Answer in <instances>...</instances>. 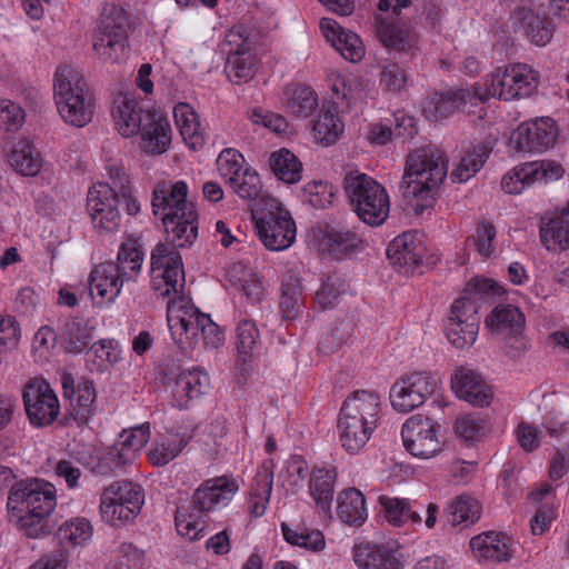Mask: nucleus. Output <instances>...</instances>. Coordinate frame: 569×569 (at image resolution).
<instances>
[{
  "label": "nucleus",
  "mask_w": 569,
  "mask_h": 569,
  "mask_svg": "<svg viewBox=\"0 0 569 569\" xmlns=\"http://www.w3.org/2000/svg\"><path fill=\"white\" fill-rule=\"evenodd\" d=\"M538 87L537 72L526 64H515L498 70L491 76V81L483 86L477 84L472 91L465 88H448L431 94L436 107H460L467 103H485L490 97L508 102L515 99L530 97Z\"/></svg>",
  "instance_id": "nucleus-1"
},
{
  "label": "nucleus",
  "mask_w": 569,
  "mask_h": 569,
  "mask_svg": "<svg viewBox=\"0 0 569 569\" xmlns=\"http://www.w3.org/2000/svg\"><path fill=\"white\" fill-rule=\"evenodd\" d=\"M56 487L38 478L16 481L8 496V516L29 538L50 535L53 523L50 515L57 506Z\"/></svg>",
  "instance_id": "nucleus-2"
},
{
  "label": "nucleus",
  "mask_w": 569,
  "mask_h": 569,
  "mask_svg": "<svg viewBox=\"0 0 569 569\" xmlns=\"http://www.w3.org/2000/svg\"><path fill=\"white\" fill-rule=\"evenodd\" d=\"M448 172V160L435 146L410 152L399 184L403 198L415 200L416 213L430 208Z\"/></svg>",
  "instance_id": "nucleus-3"
},
{
  "label": "nucleus",
  "mask_w": 569,
  "mask_h": 569,
  "mask_svg": "<svg viewBox=\"0 0 569 569\" xmlns=\"http://www.w3.org/2000/svg\"><path fill=\"white\" fill-rule=\"evenodd\" d=\"M239 490L234 478L228 476L204 480L193 492L188 507L177 508L174 525L179 535L197 540L202 537L206 521L202 517L221 507H226Z\"/></svg>",
  "instance_id": "nucleus-4"
},
{
  "label": "nucleus",
  "mask_w": 569,
  "mask_h": 569,
  "mask_svg": "<svg viewBox=\"0 0 569 569\" xmlns=\"http://www.w3.org/2000/svg\"><path fill=\"white\" fill-rule=\"evenodd\" d=\"M380 397L375 391L357 390L346 398L337 428L342 448L353 455L368 442L377 428Z\"/></svg>",
  "instance_id": "nucleus-5"
},
{
  "label": "nucleus",
  "mask_w": 569,
  "mask_h": 569,
  "mask_svg": "<svg viewBox=\"0 0 569 569\" xmlns=\"http://www.w3.org/2000/svg\"><path fill=\"white\" fill-rule=\"evenodd\" d=\"M144 258V250L139 240L128 236L120 244L117 261H106L96 266L89 274V293L94 292L107 303H111L120 295L124 281L132 280L130 272L138 274Z\"/></svg>",
  "instance_id": "nucleus-6"
},
{
  "label": "nucleus",
  "mask_w": 569,
  "mask_h": 569,
  "mask_svg": "<svg viewBox=\"0 0 569 569\" xmlns=\"http://www.w3.org/2000/svg\"><path fill=\"white\" fill-rule=\"evenodd\" d=\"M343 189L359 220L370 227H379L386 222L390 212V199L381 183L356 170L345 176Z\"/></svg>",
  "instance_id": "nucleus-7"
},
{
  "label": "nucleus",
  "mask_w": 569,
  "mask_h": 569,
  "mask_svg": "<svg viewBox=\"0 0 569 569\" xmlns=\"http://www.w3.org/2000/svg\"><path fill=\"white\" fill-rule=\"evenodd\" d=\"M260 31L250 21L234 24L226 34L224 43L229 47L224 72L236 84L250 81L257 70L256 46L260 41Z\"/></svg>",
  "instance_id": "nucleus-8"
},
{
  "label": "nucleus",
  "mask_w": 569,
  "mask_h": 569,
  "mask_svg": "<svg viewBox=\"0 0 569 569\" xmlns=\"http://www.w3.org/2000/svg\"><path fill=\"white\" fill-rule=\"evenodd\" d=\"M438 381L429 371H413L401 376L390 388L391 406L399 412H410L432 398L431 406L442 410L448 405L437 395Z\"/></svg>",
  "instance_id": "nucleus-9"
},
{
  "label": "nucleus",
  "mask_w": 569,
  "mask_h": 569,
  "mask_svg": "<svg viewBox=\"0 0 569 569\" xmlns=\"http://www.w3.org/2000/svg\"><path fill=\"white\" fill-rule=\"evenodd\" d=\"M174 343L180 350L193 348L202 339L204 348L217 349L224 341V332L209 315L198 308H190L183 316L168 319Z\"/></svg>",
  "instance_id": "nucleus-10"
},
{
  "label": "nucleus",
  "mask_w": 569,
  "mask_h": 569,
  "mask_svg": "<svg viewBox=\"0 0 569 569\" xmlns=\"http://www.w3.org/2000/svg\"><path fill=\"white\" fill-rule=\"evenodd\" d=\"M310 232L318 252L336 261L352 259L365 252L368 246L357 232L339 222H319Z\"/></svg>",
  "instance_id": "nucleus-11"
},
{
  "label": "nucleus",
  "mask_w": 569,
  "mask_h": 569,
  "mask_svg": "<svg viewBox=\"0 0 569 569\" xmlns=\"http://www.w3.org/2000/svg\"><path fill=\"white\" fill-rule=\"evenodd\" d=\"M127 12L114 3H106L100 21V36L93 42V50L104 60L117 62L128 51Z\"/></svg>",
  "instance_id": "nucleus-12"
},
{
  "label": "nucleus",
  "mask_w": 569,
  "mask_h": 569,
  "mask_svg": "<svg viewBox=\"0 0 569 569\" xmlns=\"http://www.w3.org/2000/svg\"><path fill=\"white\" fill-rule=\"evenodd\" d=\"M151 287L160 296L182 292L186 283L181 253L169 243L159 242L150 257Z\"/></svg>",
  "instance_id": "nucleus-13"
},
{
  "label": "nucleus",
  "mask_w": 569,
  "mask_h": 569,
  "mask_svg": "<svg viewBox=\"0 0 569 569\" xmlns=\"http://www.w3.org/2000/svg\"><path fill=\"white\" fill-rule=\"evenodd\" d=\"M435 419L437 412L429 411L428 416L413 415L402 425L403 446L413 457L427 459L442 451L438 437L440 425Z\"/></svg>",
  "instance_id": "nucleus-14"
},
{
  "label": "nucleus",
  "mask_w": 569,
  "mask_h": 569,
  "mask_svg": "<svg viewBox=\"0 0 569 569\" xmlns=\"http://www.w3.org/2000/svg\"><path fill=\"white\" fill-rule=\"evenodd\" d=\"M256 233L263 246L271 251L289 248L296 240V223L287 210L277 203L276 210L252 212Z\"/></svg>",
  "instance_id": "nucleus-15"
},
{
  "label": "nucleus",
  "mask_w": 569,
  "mask_h": 569,
  "mask_svg": "<svg viewBox=\"0 0 569 569\" xmlns=\"http://www.w3.org/2000/svg\"><path fill=\"white\" fill-rule=\"evenodd\" d=\"M479 325L477 302L461 297L451 305L450 316L443 323V332L453 347L468 349L478 337Z\"/></svg>",
  "instance_id": "nucleus-16"
},
{
  "label": "nucleus",
  "mask_w": 569,
  "mask_h": 569,
  "mask_svg": "<svg viewBox=\"0 0 569 569\" xmlns=\"http://www.w3.org/2000/svg\"><path fill=\"white\" fill-rule=\"evenodd\" d=\"M91 536L92 527L89 520L76 518L66 521L58 528L53 538L60 545V548L42 556L30 569H67L69 558L67 546L81 545L89 540Z\"/></svg>",
  "instance_id": "nucleus-17"
},
{
  "label": "nucleus",
  "mask_w": 569,
  "mask_h": 569,
  "mask_svg": "<svg viewBox=\"0 0 569 569\" xmlns=\"http://www.w3.org/2000/svg\"><path fill=\"white\" fill-rule=\"evenodd\" d=\"M24 410L30 423L37 428L52 425L60 405L56 392L47 381L30 380L22 393Z\"/></svg>",
  "instance_id": "nucleus-18"
},
{
  "label": "nucleus",
  "mask_w": 569,
  "mask_h": 569,
  "mask_svg": "<svg viewBox=\"0 0 569 569\" xmlns=\"http://www.w3.org/2000/svg\"><path fill=\"white\" fill-rule=\"evenodd\" d=\"M120 196L108 182H99L89 189L87 210L94 227L108 232L119 230L121 226Z\"/></svg>",
  "instance_id": "nucleus-19"
},
{
  "label": "nucleus",
  "mask_w": 569,
  "mask_h": 569,
  "mask_svg": "<svg viewBox=\"0 0 569 569\" xmlns=\"http://www.w3.org/2000/svg\"><path fill=\"white\" fill-rule=\"evenodd\" d=\"M563 173V167L555 160L525 162L502 177L501 188L507 193L518 194L537 181L559 180Z\"/></svg>",
  "instance_id": "nucleus-20"
},
{
  "label": "nucleus",
  "mask_w": 569,
  "mask_h": 569,
  "mask_svg": "<svg viewBox=\"0 0 569 569\" xmlns=\"http://www.w3.org/2000/svg\"><path fill=\"white\" fill-rule=\"evenodd\" d=\"M557 136L556 121L550 117H541L519 124L512 131L509 144L518 152H542L553 146Z\"/></svg>",
  "instance_id": "nucleus-21"
},
{
  "label": "nucleus",
  "mask_w": 569,
  "mask_h": 569,
  "mask_svg": "<svg viewBox=\"0 0 569 569\" xmlns=\"http://www.w3.org/2000/svg\"><path fill=\"white\" fill-rule=\"evenodd\" d=\"M54 99L57 107H92L96 103L87 81L71 66H61L57 69Z\"/></svg>",
  "instance_id": "nucleus-22"
},
{
  "label": "nucleus",
  "mask_w": 569,
  "mask_h": 569,
  "mask_svg": "<svg viewBox=\"0 0 569 569\" xmlns=\"http://www.w3.org/2000/svg\"><path fill=\"white\" fill-rule=\"evenodd\" d=\"M386 253L399 272L410 274L427 256L423 234L416 230L405 231L389 242Z\"/></svg>",
  "instance_id": "nucleus-23"
},
{
  "label": "nucleus",
  "mask_w": 569,
  "mask_h": 569,
  "mask_svg": "<svg viewBox=\"0 0 569 569\" xmlns=\"http://www.w3.org/2000/svg\"><path fill=\"white\" fill-rule=\"evenodd\" d=\"M512 27L521 32L531 43L543 47L553 37L557 23L547 14L545 9L516 7L510 14Z\"/></svg>",
  "instance_id": "nucleus-24"
},
{
  "label": "nucleus",
  "mask_w": 569,
  "mask_h": 569,
  "mask_svg": "<svg viewBox=\"0 0 569 569\" xmlns=\"http://www.w3.org/2000/svg\"><path fill=\"white\" fill-rule=\"evenodd\" d=\"M168 377L172 385V398L177 407L187 409L189 403L207 392L210 387L208 373L200 368L184 369L177 375L171 372Z\"/></svg>",
  "instance_id": "nucleus-25"
},
{
  "label": "nucleus",
  "mask_w": 569,
  "mask_h": 569,
  "mask_svg": "<svg viewBox=\"0 0 569 569\" xmlns=\"http://www.w3.org/2000/svg\"><path fill=\"white\" fill-rule=\"evenodd\" d=\"M451 389L458 398L477 407L488 406L492 400V390L475 370L459 367L451 376Z\"/></svg>",
  "instance_id": "nucleus-26"
},
{
  "label": "nucleus",
  "mask_w": 569,
  "mask_h": 569,
  "mask_svg": "<svg viewBox=\"0 0 569 569\" xmlns=\"http://www.w3.org/2000/svg\"><path fill=\"white\" fill-rule=\"evenodd\" d=\"M188 186L184 181L177 182H161L154 186L152 190L151 207L154 216L160 212L164 213H181L194 209L192 202H188Z\"/></svg>",
  "instance_id": "nucleus-27"
},
{
  "label": "nucleus",
  "mask_w": 569,
  "mask_h": 569,
  "mask_svg": "<svg viewBox=\"0 0 569 569\" xmlns=\"http://www.w3.org/2000/svg\"><path fill=\"white\" fill-rule=\"evenodd\" d=\"M138 134L143 152L153 156L162 154L170 148L172 129L169 120L157 109H152V113Z\"/></svg>",
  "instance_id": "nucleus-28"
},
{
  "label": "nucleus",
  "mask_w": 569,
  "mask_h": 569,
  "mask_svg": "<svg viewBox=\"0 0 569 569\" xmlns=\"http://www.w3.org/2000/svg\"><path fill=\"white\" fill-rule=\"evenodd\" d=\"M320 28L326 39L346 60L358 62L365 56V48L360 38L349 30L341 28L330 18L320 20Z\"/></svg>",
  "instance_id": "nucleus-29"
},
{
  "label": "nucleus",
  "mask_w": 569,
  "mask_h": 569,
  "mask_svg": "<svg viewBox=\"0 0 569 569\" xmlns=\"http://www.w3.org/2000/svg\"><path fill=\"white\" fill-rule=\"evenodd\" d=\"M161 221L168 234H172L171 244L177 248L191 246L198 237V213L194 209L181 213H164Z\"/></svg>",
  "instance_id": "nucleus-30"
},
{
  "label": "nucleus",
  "mask_w": 569,
  "mask_h": 569,
  "mask_svg": "<svg viewBox=\"0 0 569 569\" xmlns=\"http://www.w3.org/2000/svg\"><path fill=\"white\" fill-rule=\"evenodd\" d=\"M353 558L359 569H403L397 552L385 546L370 543L356 546Z\"/></svg>",
  "instance_id": "nucleus-31"
},
{
  "label": "nucleus",
  "mask_w": 569,
  "mask_h": 569,
  "mask_svg": "<svg viewBox=\"0 0 569 569\" xmlns=\"http://www.w3.org/2000/svg\"><path fill=\"white\" fill-rule=\"evenodd\" d=\"M338 471L335 467L313 468L309 480V491L316 506L330 516Z\"/></svg>",
  "instance_id": "nucleus-32"
},
{
  "label": "nucleus",
  "mask_w": 569,
  "mask_h": 569,
  "mask_svg": "<svg viewBox=\"0 0 569 569\" xmlns=\"http://www.w3.org/2000/svg\"><path fill=\"white\" fill-rule=\"evenodd\" d=\"M509 541V537L502 532H485L471 538L470 547L479 559L501 562L511 556Z\"/></svg>",
  "instance_id": "nucleus-33"
},
{
  "label": "nucleus",
  "mask_w": 569,
  "mask_h": 569,
  "mask_svg": "<svg viewBox=\"0 0 569 569\" xmlns=\"http://www.w3.org/2000/svg\"><path fill=\"white\" fill-rule=\"evenodd\" d=\"M525 323V316L519 308L511 305H499L491 310L485 320L486 327L497 336H517Z\"/></svg>",
  "instance_id": "nucleus-34"
},
{
  "label": "nucleus",
  "mask_w": 569,
  "mask_h": 569,
  "mask_svg": "<svg viewBox=\"0 0 569 569\" xmlns=\"http://www.w3.org/2000/svg\"><path fill=\"white\" fill-rule=\"evenodd\" d=\"M337 512L343 523L353 527L362 526L368 517L362 492L357 488L342 490L337 499Z\"/></svg>",
  "instance_id": "nucleus-35"
},
{
  "label": "nucleus",
  "mask_w": 569,
  "mask_h": 569,
  "mask_svg": "<svg viewBox=\"0 0 569 569\" xmlns=\"http://www.w3.org/2000/svg\"><path fill=\"white\" fill-rule=\"evenodd\" d=\"M9 161L13 170L24 177L37 176L42 166L40 153L27 138L19 139L13 144Z\"/></svg>",
  "instance_id": "nucleus-36"
},
{
  "label": "nucleus",
  "mask_w": 569,
  "mask_h": 569,
  "mask_svg": "<svg viewBox=\"0 0 569 569\" xmlns=\"http://www.w3.org/2000/svg\"><path fill=\"white\" fill-rule=\"evenodd\" d=\"M539 234L540 241L547 250H567L569 248V218L560 213L547 221L546 218H541Z\"/></svg>",
  "instance_id": "nucleus-37"
},
{
  "label": "nucleus",
  "mask_w": 569,
  "mask_h": 569,
  "mask_svg": "<svg viewBox=\"0 0 569 569\" xmlns=\"http://www.w3.org/2000/svg\"><path fill=\"white\" fill-rule=\"evenodd\" d=\"M491 151L492 146L487 141L471 147L453 169L451 173L452 181L466 182L473 177L483 167Z\"/></svg>",
  "instance_id": "nucleus-38"
},
{
  "label": "nucleus",
  "mask_w": 569,
  "mask_h": 569,
  "mask_svg": "<svg viewBox=\"0 0 569 569\" xmlns=\"http://www.w3.org/2000/svg\"><path fill=\"white\" fill-rule=\"evenodd\" d=\"M376 31L380 41L389 48L405 51L413 41L412 30L402 23L387 21L380 16L376 17Z\"/></svg>",
  "instance_id": "nucleus-39"
},
{
  "label": "nucleus",
  "mask_w": 569,
  "mask_h": 569,
  "mask_svg": "<svg viewBox=\"0 0 569 569\" xmlns=\"http://www.w3.org/2000/svg\"><path fill=\"white\" fill-rule=\"evenodd\" d=\"M269 166L281 181L293 184L302 178V163L290 150L282 148L270 154Z\"/></svg>",
  "instance_id": "nucleus-40"
},
{
  "label": "nucleus",
  "mask_w": 569,
  "mask_h": 569,
  "mask_svg": "<svg viewBox=\"0 0 569 569\" xmlns=\"http://www.w3.org/2000/svg\"><path fill=\"white\" fill-rule=\"evenodd\" d=\"M238 363H246L260 348V333L252 320L244 319L236 328Z\"/></svg>",
  "instance_id": "nucleus-41"
},
{
  "label": "nucleus",
  "mask_w": 569,
  "mask_h": 569,
  "mask_svg": "<svg viewBox=\"0 0 569 569\" xmlns=\"http://www.w3.org/2000/svg\"><path fill=\"white\" fill-rule=\"evenodd\" d=\"M101 496L127 505L130 509H133L137 515L140 513L144 502L142 488L131 481H114L104 489Z\"/></svg>",
  "instance_id": "nucleus-42"
},
{
  "label": "nucleus",
  "mask_w": 569,
  "mask_h": 569,
  "mask_svg": "<svg viewBox=\"0 0 569 569\" xmlns=\"http://www.w3.org/2000/svg\"><path fill=\"white\" fill-rule=\"evenodd\" d=\"M338 109H320L317 119L312 121L315 138L326 146L333 144L343 132V123L340 120Z\"/></svg>",
  "instance_id": "nucleus-43"
},
{
  "label": "nucleus",
  "mask_w": 569,
  "mask_h": 569,
  "mask_svg": "<svg viewBox=\"0 0 569 569\" xmlns=\"http://www.w3.org/2000/svg\"><path fill=\"white\" fill-rule=\"evenodd\" d=\"M346 290L345 278L337 271L328 272L321 277V284L316 291L315 300L321 309H331L336 307Z\"/></svg>",
  "instance_id": "nucleus-44"
},
{
  "label": "nucleus",
  "mask_w": 569,
  "mask_h": 569,
  "mask_svg": "<svg viewBox=\"0 0 569 569\" xmlns=\"http://www.w3.org/2000/svg\"><path fill=\"white\" fill-rule=\"evenodd\" d=\"M152 109H112L116 130L123 138L137 136L148 121Z\"/></svg>",
  "instance_id": "nucleus-45"
},
{
  "label": "nucleus",
  "mask_w": 569,
  "mask_h": 569,
  "mask_svg": "<svg viewBox=\"0 0 569 569\" xmlns=\"http://www.w3.org/2000/svg\"><path fill=\"white\" fill-rule=\"evenodd\" d=\"M447 520L452 526L468 527L475 523L481 513V507L477 499L470 496H458L448 507Z\"/></svg>",
  "instance_id": "nucleus-46"
},
{
  "label": "nucleus",
  "mask_w": 569,
  "mask_h": 569,
  "mask_svg": "<svg viewBox=\"0 0 569 569\" xmlns=\"http://www.w3.org/2000/svg\"><path fill=\"white\" fill-rule=\"evenodd\" d=\"M64 348L68 352L79 353L86 350L92 340V329L79 318H70L62 332Z\"/></svg>",
  "instance_id": "nucleus-47"
},
{
  "label": "nucleus",
  "mask_w": 569,
  "mask_h": 569,
  "mask_svg": "<svg viewBox=\"0 0 569 569\" xmlns=\"http://www.w3.org/2000/svg\"><path fill=\"white\" fill-rule=\"evenodd\" d=\"M302 288L292 277L281 283L279 309L284 320H293L301 313Z\"/></svg>",
  "instance_id": "nucleus-48"
},
{
  "label": "nucleus",
  "mask_w": 569,
  "mask_h": 569,
  "mask_svg": "<svg viewBox=\"0 0 569 569\" xmlns=\"http://www.w3.org/2000/svg\"><path fill=\"white\" fill-rule=\"evenodd\" d=\"M76 405L70 412L78 426L86 425L91 416V408L96 399V389L91 380L81 378L77 383Z\"/></svg>",
  "instance_id": "nucleus-49"
},
{
  "label": "nucleus",
  "mask_w": 569,
  "mask_h": 569,
  "mask_svg": "<svg viewBox=\"0 0 569 569\" xmlns=\"http://www.w3.org/2000/svg\"><path fill=\"white\" fill-rule=\"evenodd\" d=\"M233 192L243 200H257L262 193V183L257 171L250 167L244 168L237 178L228 183Z\"/></svg>",
  "instance_id": "nucleus-50"
},
{
  "label": "nucleus",
  "mask_w": 569,
  "mask_h": 569,
  "mask_svg": "<svg viewBox=\"0 0 569 569\" xmlns=\"http://www.w3.org/2000/svg\"><path fill=\"white\" fill-rule=\"evenodd\" d=\"M101 518L113 527H120L132 522L137 518L133 509L127 505L117 502L113 499L101 496L100 500Z\"/></svg>",
  "instance_id": "nucleus-51"
},
{
  "label": "nucleus",
  "mask_w": 569,
  "mask_h": 569,
  "mask_svg": "<svg viewBox=\"0 0 569 569\" xmlns=\"http://www.w3.org/2000/svg\"><path fill=\"white\" fill-rule=\"evenodd\" d=\"M190 437L183 436L179 441L164 440L157 442L148 452L151 465L163 467L179 456L189 443Z\"/></svg>",
  "instance_id": "nucleus-52"
},
{
  "label": "nucleus",
  "mask_w": 569,
  "mask_h": 569,
  "mask_svg": "<svg viewBox=\"0 0 569 569\" xmlns=\"http://www.w3.org/2000/svg\"><path fill=\"white\" fill-rule=\"evenodd\" d=\"M176 121L179 126L180 133L184 140H196L192 146L198 142L203 133V128L200 122V116L196 109H172Z\"/></svg>",
  "instance_id": "nucleus-53"
},
{
  "label": "nucleus",
  "mask_w": 569,
  "mask_h": 569,
  "mask_svg": "<svg viewBox=\"0 0 569 569\" xmlns=\"http://www.w3.org/2000/svg\"><path fill=\"white\" fill-rule=\"evenodd\" d=\"M496 227L488 220H481L476 228V232L467 238L469 246H475L477 252L485 259L489 258L495 251L493 240L496 239Z\"/></svg>",
  "instance_id": "nucleus-54"
},
{
  "label": "nucleus",
  "mask_w": 569,
  "mask_h": 569,
  "mask_svg": "<svg viewBox=\"0 0 569 569\" xmlns=\"http://www.w3.org/2000/svg\"><path fill=\"white\" fill-rule=\"evenodd\" d=\"M244 157L241 152L233 148L223 149L217 159L218 170L227 180V183L231 181V178H237L244 170L243 168Z\"/></svg>",
  "instance_id": "nucleus-55"
},
{
  "label": "nucleus",
  "mask_w": 569,
  "mask_h": 569,
  "mask_svg": "<svg viewBox=\"0 0 569 569\" xmlns=\"http://www.w3.org/2000/svg\"><path fill=\"white\" fill-rule=\"evenodd\" d=\"M309 203L316 209H326L332 204L336 194L335 187L327 181H310L303 187Z\"/></svg>",
  "instance_id": "nucleus-56"
},
{
  "label": "nucleus",
  "mask_w": 569,
  "mask_h": 569,
  "mask_svg": "<svg viewBox=\"0 0 569 569\" xmlns=\"http://www.w3.org/2000/svg\"><path fill=\"white\" fill-rule=\"evenodd\" d=\"M505 293V289L495 280L489 278H473L471 279L465 289V296L470 298L472 301L479 297L480 299H488L490 297L501 296Z\"/></svg>",
  "instance_id": "nucleus-57"
},
{
  "label": "nucleus",
  "mask_w": 569,
  "mask_h": 569,
  "mask_svg": "<svg viewBox=\"0 0 569 569\" xmlns=\"http://www.w3.org/2000/svg\"><path fill=\"white\" fill-rule=\"evenodd\" d=\"M21 337L19 322L13 316H0V355L18 347Z\"/></svg>",
  "instance_id": "nucleus-58"
},
{
  "label": "nucleus",
  "mask_w": 569,
  "mask_h": 569,
  "mask_svg": "<svg viewBox=\"0 0 569 569\" xmlns=\"http://www.w3.org/2000/svg\"><path fill=\"white\" fill-rule=\"evenodd\" d=\"M288 107H318V97L309 86L291 83L284 89Z\"/></svg>",
  "instance_id": "nucleus-59"
},
{
  "label": "nucleus",
  "mask_w": 569,
  "mask_h": 569,
  "mask_svg": "<svg viewBox=\"0 0 569 569\" xmlns=\"http://www.w3.org/2000/svg\"><path fill=\"white\" fill-rule=\"evenodd\" d=\"M379 503L382 508L386 520L395 526L400 527L405 523V515L408 511V500L380 496Z\"/></svg>",
  "instance_id": "nucleus-60"
},
{
  "label": "nucleus",
  "mask_w": 569,
  "mask_h": 569,
  "mask_svg": "<svg viewBox=\"0 0 569 569\" xmlns=\"http://www.w3.org/2000/svg\"><path fill=\"white\" fill-rule=\"evenodd\" d=\"M249 119L256 124H262L276 133H283L288 129V122L281 114L274 113L269 109H252Z\"/></svg>",
  "instance_id": "nucleus-61"
},
{
  "label": "nucleus",
  "mask_w": 569,
  "mask_h": 569,
  "mask_svg": "<svg viewBox=\"0 0 569 569\" xmlns=\"http://www.w3.org/2000/svg\"><path fill=\"white\" fill-rule=\"evenodd\" d=\"M486 421L472 416L457 418L453 425L455 433L465 441L476 440L483 433Z\"/></svg>",
  "instance_id": "nucleus-62"
},
{
  "label": "nucleus",
  "mask_w": 569,
  "mask_h": 569,
  "mask_svg": "<svg viewBox=\"0 0 569 569\" xmlns=\"http://www.w3.org/2000/svg\"><path fill=\"white\" fill-rule=\"evenodd\" d=\"M349 338L347 326L341 323L323 335L318 342V350L323 355H331L338 351Z\"/></svg>",
  "instance_id": "nucleus-63"
},
{
  "label": "nucleus",
  "mask_w": 569,
  "mask_h": 569,
  "mask_svg": "<svg viewBox=\"0 0 569 569\" xmlns=\"http://www.w3.org/2000/svg\"><path fill=\"white\" fill-rule=\"evenodd\" d=\"M119 557L122 559V565L128 569H143L146 566L144 550L138 548L132 542H122L119 546Z\"/></svg>",
  "instance_id": "nucleus-64"
}]
</instances>
